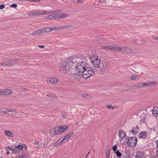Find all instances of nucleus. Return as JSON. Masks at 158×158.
Instances as JSON below:
<instances>
[{
	"mask_svg": "<svg viewBox=\"0 0 158 158\" xmlns=\"http://www.w3.org/2000/svg\"><path fill=\"white\" fill-rule=\"evenodd\" d=\"M17 5L16 4H13L10 5V7H13L14 8H16L17 7Z\"/></svg>",
	"mask_w": 158,
	"mask_h": 158,
	"instance_id": "obj_42",
	"label": "nucleus"
},
{
	"mask_svg": "<svg viewBox=\"0 0 158 158\" xmlns=\"http://www.w3.org/2000/svg\"><path fill=\"white\" fill-rule=\"evenodd\" d=\"M82 74H83V77L87 79L93 76L94 74L93 69L92 68L87 67L85 70L83 71Z\"/></svg>",
	"mask_w": 158,
	"mask_h": 158,
	"instance_id": "obj_1",
	"label": "nucleus"
},
{
	"mask_svg": "<svg viewBox=\"0 0 158 158\" xmlns=\"http://www.w3.org/2000/svg\"><path fill=\"white\" fill-rule=\"evenodd\" d=\"M110 151L109 149H107V148H106V154H110Z\"/></svg>",
	"mask_w": 158,
	"mask_h": 158,
	"instance_id": "obj_43",
	"label": "nucleus"
},
{
	"mask_svg": "<svg viewBox=\"0 0 158 158\" xmlns=\"http://www.w3.org/2000/svg\"><path fill=\"white\" fill-rule=\"evenodd\" d=\"M22 155L24 158H29L30 157L29 152H28L27 153H24L23 154H22Z\"/></svg>",
	"mask_w": 158,
	"mask_h": 158,
	"instance_id": "obj_30",
	"label": "nucleus"
},
{
	"mask_svg": "<svg viewBox=\"0 0 158 158\" xmlns=\"http://www.w3.org/2000/svg\"><path fill=\"white\" fill-rule=\"evenodd\" d=\"M12 111L10 109L9 110H8V109H3V110H0V113L2 114L6 113V114H11L12 113Z\"/></svg>",
	"mask_w": 158,
	"mask_h": 158,
	"instance_id": "obj_15",
	"label": "nucleus"
},
{
	"mask_svg": "<svg viewBox=\"0 0 158 158\" xmlns=\"http://www.w3.org/2000/svg\"><path fill=\"white\" fill-rule=\"evenodd\" d=\"M154 39L157 40H158V37H154Z\"/></svg>",
	"mask_w": 158,
	"mask_h": 158,
	"instance_id": "obj_60",
	"label": "nucleus"
},
{
	"mask_svg": "<svg viewBox=\"0 0 158 158\" xmlns=\"http://www.w3.org/2000/svg\"><path fill=\"white\" fill-rule=\"evenodd\" d=\"M154 128H155V127H152L150 128V130H152L154 129Z\"/></svg>",
	"mask_w": 158,
	"mask_h": 158,
	"instance_id": "obj_61",
	"label": "nucleus"
},
{
	"mask_svg": "<svg viewBox=\"0 0 158 158\" xmlns=\"http://www.w3.org/2000/svg\"><path fill=\"white\" fill-rule=\"evenodd\" d=\"M72 61V57H71L67 59L66 62L67 64H68L69 65H73Z\"/></svg>",
	"mask_w": 158,
	"mask_h": 158,
	"instance_id": "obj_19",
	"label": "nucleus"
},
{
	"mask_svg": "<svg viewBox=\"0 0 158 158\" xmlns=\"http://www.w3.org/2000/svg\"><path fill=\"white\" fill-rule=\"evenodd\" d=\"M47 143H44V144L43 147H44V148H45L47 147Z\"/></svg>",
	"mask_w": 158,
	"mask_h": 158,
	"instance_id": "obj_52",
	"label": "nucleus"
},
{
	"mask_svg": "<svg viewBox=\"0 0 158 158\" xmlns=\"http://www.w3.org/2000/svg\"><path fill=\"white\" fill-rule=\"evenodd\" d=\"M132 128L134 131H135V134H137L138 133L139 128L138 126H136V127H133Z\"/></svg>",
	"mask_w": 158,
	"mask_h": 158,
	"instance_id": "obj_34",
	"label": "nucleus"
},
{
	"mask_svg": "<svg viewBox=\"0 0 158 158\" xmlns=\"http://www.w3.org/2000/svg\"><path fill=\"white\" fill-rule=\"evenodd\" d=\"M122 48V47H119V48ZM120 50H121V52H123L125 53H129V49L128 48H124L123 49H121Z\"/></svg>",
	"mask_w": 158,
	"mask_h": 158,
	"instance_id": "obj_22",
	"label": "nucleus"
},
{
	"mask_svg": "<svg viewBox=\"0 0 158 158\" xmlns=\"http://www.w3.org/2000/svg\"><path fill=\"white\" fill-rule=\"evenodd\" d=\"M73 132L72 133H69L67 135H65L64 136L66 138V139L68 140L70 138L71 136V135L73 134Z\"/></svg>",
	"mask_w": 158,
	"mask_h": 158,
	"instance_id": "obj_33",
	"label": "nucleus"
},
{
	"mask_svg": "<svg viewBox=\"0 0 158 158\" xmlns=\"http://www.w3.org/2000/svg\"><path fill=\"white\" fill-rule=\"evenodd\" d=\"M68 127L69 126H60V131L61 132V133H60V134L63 132L67 131L68 130Z\"/></svg>",
	"mask_w": 158,
	"mask_h": 158,
	"instance_id": "obj_17",
	"label": "nucleus"
},
{
	"mask_svg": "<svg viewBox=\"0 0 158 158\" xmlns=\"http://www.w3.org/2000/svg\"><path fill=\"white\" fill-rule=\"evenodd\" d=\"M82 77H83V74H82V73H76L74 74L73 75L74 78L76 79L78 81L80 80Z\"/></svg>",
	"mask_w": 158,
	"mask_h": 158,
	"instance_id": "obj_13",
	"label": "nucleus"
},
{
	"mask_svg": "<svg viewBox=\"0 0 158 158\" xmlns=\"http://www.w3.org/2000/svg\"><path fill=\"white\" fill-rule=\"evenodd\" d=\"M142 85H143V87L144 86H149V83H148V81L147 82H143Z\"/></svg>",
	"mask_w": 158,
	"mask_h": 158,
	"instance_id": "obj_38",
	"label": "nucleus"
},
{
	"mask_svg": "<svg viewBox=\"0 0 158 158\" xmlns=\"http://www.w3.org/2000/svg\"><path fill=\"white\" fill-rule=\"evenodd\" d=\"M0 92L1 95H4L10 94L12 92L10 89H5L4 90H1Z\"/></svg>",
	"mask_w": 158,
	"mask_h": 158,
	"instance_id": "obj_9",
	"label": "nucleus"
},
{
	"mask_svg": "<svg viewBox=\"0 0 158 158\" xmlns=\"http://www.w3.org/2000/svg\"><path fill=\"white\" fill-rule=\"evenodd\" d=\"M67 64L65 60H62L60 64V70L65 71L67 69Z\"/></svg>",
	"mask_w": 158,
	"mask_h": 158,
	"instance_id": "obj_6",
	"label": "nucleus"
},
{
	"mask_svg": "<svg viewBox=\"0 0 158 158\" xmlns=\"http://www.w3.org/2000/svg\"><path fill=\"white\" fill-rule=\"evenodd\" d=\"M117 146L116 145H115L112 148V149L113 150V151L114 152H115V151L117 150Z\"/></svg>",
	"mask_w": 158,
	"mask_h": 158,
	"instance_id": "obj_39",
	"label": "nucleus"
},
{
	"mask_svg": "<svg viewBox=\"0 0 158 158\" xmlns=\"http://www.w3.org/2000/svg\"><path fill=\"white\" fill-rule=\"evenodd\" d=\"M39 47L40 48H44V45H40L39 46Z\"/></svg>",
	"mask_w": 158,
	"mask_h": 158,
	"instance_id": "obj_56",
	"label": "nucleus"
},
{
	"mask_svg": "<svg viewBox=\"0 0 158 158\" xmlns=\"http://www.w3.org/2000/svg\"><path fill=\"white\" fill-rule=\"evenodd\" d=\"M38 35V32H37V31H34L32 33V35Z\"/></svg>",
	"mask_w": 158,
	"mask_h": 158,
	"instance_id": "obj_45",
	"label": "nucleus"
},
{
	"mask_svg": "<svg viewBox=\"0 0 158 158\" xmlns=\"http://www.w3.org/2000/svg\"><path fill=\"white\" fill-rule=\"evenodd\" d=\"M148 133L145 131H143L139 133L138 135V137L139 138L145 139L148 136Z\"/></svg>",
	"mask_w": 158,
	"mask_h": 158,
	"instance_id": "obj_12",
	"label": "nucleus"
},
{
	"mask_svg": "<svg viewBox=\"0 0 158 158\" xmlns=\"http://www.w3.org/2000/svg\"><path fill=\"white\" fill-rule=\"evenodd\" d=\"M43 29L44 33H48L51 31V30H50V28L49 27H46Z\"/></svg>",
	"mask_w": 158,
	"mask_h": 158,
	"instance_id": "obj_28",
	"label": "nucleus"
},
{
	"mask_svg": "<svg viewBox=\"0 0 158 158\" xmlns=\"http://www.w3.org/2000/svg\"><path fill=\"white\" fill-rule=\"evenodd\" d=\"M88 95L85 94H82V97L85 98H86Z\"/></svg>",
	"mask_w": 158,
	"mask_h": 158,
	"instance_id": "obj_48",
	"label": "nucleus"
},
{
	"mask_svg": "<svg viewBox=\"0 0 158 158\" xmlns=\"http://www.w3.org/2000/svg\"><path fill=\"white\" fill-rule=\"evenodd\" d=\"M71 25H65V26H61V27H60V30L61 29H64V28H68L69 27H71Z\"/></svg>",
	"mask_w": 158,
	"mask_h": 158,
	"instance_id": "obj_35",
	"label": "nucleus"
},
{
	"mask_svg": "<svg viewBox=\"0 0 158 158\" xmlns=\"http://www.w3.org/2000/svg\"><path fill=\"white\" fill-rule=\"evenodd\" d=\"M110 154H106V158H110Z\"/></svg>",
	"mask_w": 158,
	"mask_h": 158,
	"instance_id": "obj_54",
	"label": "nucleus"
},
{
	"mask_svg": "<svg viewBox=\"0 0 158 158\" xmlns=\"http://www.w3.org/2000/svg\"><path fill=\"white\" fill-rule=\"evenodd\" d=\"M50 28V30L51 31H53V27H49Z\"/></svg>",
	"mask_w": 158,
	"mask_h": 158,
	"instance_id": "obj_62",
	"label": "nucleus"
},
{
	"mask_svg": "<svg viewBox=\"0 0 158 158\" xmlns=\"http://www.w3.org/2000/svg\"><path fill=\"white\" fill-rule=\"evenodd\" d=\"M58 79L56 78L52 77L47 79V81L49 83L55 84L57 81Z\"/></svg>",
	"mask_w": 158,
	"mask_h": 158,
	"instance_id": "obj_16",
	"label": "nucleus"
},
{
	"mask_svg": "<svg viewBox=\"0 0 158 158\" xmlns=\"http://www.w3.org/2000/svg\"><path fill=\"white\" fill-rule=\"evenodd\" d=\"M119 135L122 139H123L124 137H127V136H126V133L123 131H119Z\"/></svg>",
	"mask_w": 158,
	"mask_h": 158,
	"instance_id": "obj_18",
	"label": "nucleus"
},
{
	"mask_svg": "<svg viewBox=\"0 0 158 158\" xmlns=\"http://www.w3.org/2000/svg\"><path fill=\"white\" fill-rule=\"evenodd\" d=\"M49 12V11H46L42 10L29 13L28 14V15L30 16H33L38 15L48 14Z\"/></svg>",
	"mask_w": 158,
	"mask_h": 158,
	"instance_id": "obj_5",
	"label": "nucleus"
},
{
	"mask_svg": "<svg viewBox=\"0 0 158 158\" xmlns=\"http://www.w3.org/2000/svg\"><path fill=\"white\" fill-rule=\"evenodd\" d=\"M61 115H63V116L64 117H65L66 115V114H65L63 112L61 113Z\"/></svg>",
	"mask_w": 158,
	"mask_h": 158,
	"instance_id": "obj_49",
	"label": "nucleus"
},
{
	"mask_svg": "<svg viewBox=\"0 0 158 158\" xmlns=\"http://www.w3.org/2000/svg\"><path fill=\"white\" fill-rule=\"evenodd\" d=\"M156 147L158 148V140L156 141Z\"/></svg>",
	"mask_w": 158,
	"mask_h": 158,
	"instance_id": "obj_63",
	"label": "nucleus"
},
{
	"mask_svg": "<svg viewBox=\"0 0 158 158\" xmlns=\"http://www.w3.org/2000/svg\"><path fill=\"white\" fill-rule=\"evenodd\" d=\"M19 60L17 59H10L8 60L9 63H11V64L12 63H14L18 61ZM12 65L13 64H12Z\"/></svg>",
	"mask_w": 158,
	"mask_h": 158,
	"instance_id": "obj_27",
	"label": "nucleus"
},
{
	"mask_svg": "<svg viewBox=\"0 0 158 158\" xmlns=\"http://www.w3.org/2000/svg\"><path fill=\"white\" fill-rule=\"evenodd\" d=\"M25 146V150L26 149V145H25V144H23H23H21V145L19 144L18 145H17L16 146V148L18 150V151L19 150H22L23 148V146Z\"/></svg>",
	"mask_w": 158,
	"mask_h": 158,
	"instance_id": "obj_20",
	"label": "nucleus"
},
{
	"mask_svg": "<svg viewBox=\"0 0 158 158\" xmlns=\"http://www.w3.org/2000/svg\"><path fill=\"white\" fill-rule=\"evenodd\" d=\"M39 142L38 141H37V142H35V145H37L39 144Z\"/></svg>",
	"mask_w": 158,
	"mask_h": 158,
	"instance_id": "obj_59",
	"label": "nucleus"
},
{
	"mask_svg": "<svg viewBox=\"0 0 158 158\" xmlns=\"http://www.w3.org/2000/svg\"><path fill=\"white\" fill-rule=\"evenodd\" d=\"M135 154V158H143L144 156L143 152L141 151H137Z\"/></svg>",
	"mask_w": 158,
	"mask_h": 158,
	"instance_id": "obj_11",
	"label": "nucleus"
},
{
	"mask_svg": "<svg viewBox=\"0 0 158 158\" xmlns=\"http://www.w3.org/2000/svg\"><path fill=\"white\" fill-rule=\"evenodd\" d=\"M102 48L115 51H120L122 49V48H119V47H113L112 46H103Z\"/></svg>",
	"mask_w": 158,
	"mask_h": 158,
	"instance_id": "obj_7",
	"label": "nucleus"
},
{
	"mask_svg": "<svg viewBox=\"0 0 158 158\" xmlns=\"http://www.w3.org/2000/svg\"><path fill=\"white\" fill-rule=\"evenodd\" d=\"M15 158H24L23 157V156L22 155H21L20 156H16Z\"/></svg>",
	"mask_w": 158,
	"mask_h": 158,
	"instance_id": "obj_51",
	"label": "nucleus"
},
{
	"mask_svg": "<svg viewBox=\"0 0 158 158\" xmlns=\"http://www.w3.org/2000/svg\"><path fill=\"white\" fill-rule=\"evenodd\" d=\"M91 61L94 67L99 68L100 60L98 56H92L90 58Z\"/></svg>",
	"mask_w": 158,
	"mask_h": 158,
	"instance_id": "obj_3",
	"label": "nucleus"
},
{
	"mask_svg": "<svg viewBox=\"0 0 158 158\" xmlns=\"http://www.w3.org/2000/svg\"><path fill=\"white\" fill-rule=\"evenodd\" d=\"M59 133V127L57 126L56 127L52 129L50 133L51 134L53 135H57Z\"/></svg>",
	"mask_w": 158,
	"mask_h": 158,
	"instance_id": "obj_10",
	"label": "nucleus"
},
{
	"mask_svg": "<svg viewBox=\"0 0 158 158\" xmlns=\"http://www.w3.org/2000/svg\"><path fill=\"white\" fill-rule=\"evenodd\" d=\"M8 147L10 150H11L12 151L13 150V148L12 147Z\"/></svg>",
	"mask_w": 158,
	"mask_h": 158,
	"instance_id": "obj_57",
	"label": "nucleus"
},
{
	"mask_svg": "<svg viewBox=\"0 0 158 158\" xmlns=\"http://www.w3.org/2000/svg\"><path fill=\"white\" fill-rule=\"evenodd\" d=\"M38 35L41 34L42 33H44L43 29H42L41 30H39L37 31Z\"/></svg>",
	"mask_w": 158,
	"mask_h": 158,
	"instance_id": "obj_37",
	"label": "nucleus"
},
{
	"mask_svg": "<svg viewBox=\"0 0 158 158\" xmlns=\"http://www.w3.org/2000/svg\"><path fill=\"white\" fill-rule=\"evenodd\" d=\"M131 79L133 80H136L137 79H138V77H135V76H132L131 77Z\"/></svg>",
	"mask_w": 158,
	"mask_h": 158,
	"instance_id": "obj_40",
	"label": "nucleus"
},
{
	"mask_svg": "<svg viewBox=\"0 0 158 158\" xmlns=\"http://www.w3.org/2000/svg\"><path fill=\"white\" fill-rule=\"evenodd\" d=\"M106 106L108 108H111V109H114V108H118V107L117 106H112L111 105V104H107L106 105Z\"/></svg>",
	"mask_w": 158,
	"mask_h": 158,
	"instance_id": "obj_26",
	"label": "nucleus"
},
{
	"mask_svg": "<svg viewBox=\"0 0 158 158\" xmlns=\"http://www.w3.org/2000/svg\"><path fill=\"white\" fill-rule=\"evenodd\" d=\"M77 58H73L72 57V64H76V63H77Z\"/></svg>",
	"mask_w": 158,
	"mask_h": 158,
	"instance_id": "obj_36",
	"label": "nucleus"
},
{
	"mask_svg": "<svg viewBox=\"0 0 158 158\" xmlns=\"http://www.w3.org/2000/svg\"><path fill=\"white\" fill-rule=\"evenodd\" d=\"M137 142V138L135 136H134L129 138L127 143L128 146L134 148L136 146Z\"/></svg>",
	"mask_w": 158,
	"mask_h": 158,
	"instance_id": "obj_4",
	"label": "nucleus"
},
{
	"mask_svg": "<svg viewBox=\"0 0 158 158\" xmlns=\"http://www.w3.org/2000/svg\"><path fill=\"white\" fill-rule=\"evenodd\" d=\"M68 16L67 14L65 13H60V19L67 17Z\"/></svg>",
	"mask_w": 158,
	"mask_h": 158,
	"instance_id": "obj_29",
	"label": "nucleus"
},
{
	"mask_svg": "<svg viewBox=\"0 0 158 158\" xmlns=\"http://www.w3.org/2000/svg\"><path fill=\"white\" fill-rule=\"evenodd\" d=\"M1 65L4 66H10L12 65L11 63H8L7 62H4L1 63Z\"/></svg>",
	"mask_w": 158,
	"mask_h": 158,
	"instance_id": "obj_32",
	"label": "nucleus"
},
{
	"mask_svg": "<svg viewBox=\"0 0 158 158\" xmlns=\"http://www.w3.org/2000/svg\"><path fill=\"white\" fill-rule=\"evenodd\" d=\"M74 124L76 125H77L78 124V122L77 121H75L74 122Z\"/></svg>",
	"mask_w": 158,
	"mask_h": 158,
	"instance_id": "obj_58",
	"label": "nucleus"
},
{
	"mask_svg": "<svg viewBox=\"0 0 158 158\" xmlns=\"http://www.w3.org/2000/svg\"><path fill=\"white\" fill-rule=\"evenodd\" d=\"M106 0H99V2L101 3L105 2Z\"/></svg>",
	"mask_w": 158,
	"mask_h": 158,
	"instance_id": "obj_53",
	"label": "nucleus"
},
{
	"mask_svg": "<svg viewBox=\"0 0 158 158\" xmlns=\"http://www.w3.org/2000/svg\"><path fill=\"white\" fill-rule=\"evenodd\" d=\"M143 84L141 83H139L137 84V87H143Z\"/></svg>",
	"mask_w": 158,
	"mask_h": 158,
	"instance_id": "obj_41",
	"label": "nucleus"
},
{
	"mask_svg": "<svg viewBox=\"0 0 158 158\" xmlns=\"http://www.w3.org/2000/svg\"><path fill=\"white\" fill-rule=\"evenodd\" d=\"M61 140L60 141V144L66 143L68 140L64 136V138H61Z\"/></svg>",
	"mask_w": 158,
	"mask_h": 158,
	"instance_id": "obj_25",
	"label": "nucleus"
},
{
	"mask_svg": "<svg viewBox=\"0 0 158 158\" xmlns=\"http://www.w3.org/2000/svg\"><path fill=\"white\" fill-rule=\"evenodd\" d=\"M59 139H58L57 141L54 144V146H56L59 143Z\"/></svg>",
	"mask_w": 158,
	"mask_h": 158,
	"instance_id": "obj_47",
	"label": "nucleus"
},
{
	"mask_svg": "<svg viewBox=\"0 0 158 158\" xmlns=\"http://www.w3.org/2000/svg\"><path fill=\"white\" fill-rule=\"evenodd\" d=\"M150 158H156V157L155 156H152Z\"/></svg>",
	"mask_w": 158,
	"mask_h": 158,
	"instance_id": "obj_64",
	"label": "nucleus"
},
{
	"mask_svg": "<svg viewBox=\"0 0 158 158\" xmlns=\"http://www.w3.org/2000/svg\"><path fill=\"white\" fill-rule=\"evenodd\" d=\"M87 67H89V65L85 63L84 62H78L76 66V68L77 70L79 73H82L83 72V71L85 70Z\"/></svg>",
	"mask_w": 158,
	"mask_h": 158,
	"instance_id": "obj_2",
	"label": "nucleus"
},
{
	"mask_svg": "<svg viewBox=\"0 0 158 158\" xmlns=\"http://www.w3.org/2000/svg\"><path fill=\"white\" fill-rule=\"evenodd\" d=\"M15 148H13V151H14L15 152H18L19 151L16 148V146H15Z\"/></svg>",
	"mask_w": 158,
	"mask_h": 158,
	"instance_id": "obj_44",
	"label": "nucleus"
},
{
	"mask_svg": "<svg viewBox=\"0 0 158 158\" xmlns=\"http://www.w3.org/2000/svg\"><path fill=\"white\" fill-rule=\"evenodd\" d=\"M148 83H149V86L152 87L156 85L157 83L153 81H149Z\"/></svg>",
	"mask_w": 158,
	"mask_h": 158,
	"instance_id": "obj_21",
	"label": "nucleus"
},
{
	"mask_svg": "<svg viewBox=\"0 0 158 158\" xmlns=\"http://www.w3.org/2000/svg\"><path fill=\"white\" fill-rule=\"evenodd\" d=\"M58 29H59L58 28H57L55 27H53V30H58Z\"/></svg>",
	"mask_w": 158,
	"mask_h": 158,
	"instance_id": "obj_55",
	"label": "nucleus"
},
{
	"mask_svg": "<svg viewBox=\"0 0 158 158\" xmlns=\"http://www.w3.org/2000/svg\"><path fill=\"white\" fill-rule=\"evenodd\" d=\"M46 96L49 98H52L53 99H55L56 98V96H54V95L51 94L49 93H48L46 94Z\"/></svg>",
	"mask_w": 158,
	"mask_h": 158,
	"instance_id": "obj_24",
	"label": "nucleus"
},
{
	"mask_svg": "<svg viewBox=\"0 0 158 158\" xmlns=\"http://www.w3.org/2000/svg\"><path fill=\"white\" fill-rule=\"evenodd\" d=\"M59 19V14H54L47 16L45 17L46 19Z\"/></svg>",
	"mask_w": 158,
	"mask_h": 158,
	"instance_id": "obj_8",
	"label": "nucleus"
},
{
	"mask_svg": "<svg viewBox=\"0 0 158 158\" xmlns=\"http://www.w3.org/2000/svg\"><path fill=\"white\" fill-rule=\"evenodd\" d=\"M4 133L5 135L10 137H12L14 136L13 132L10 130H5Z\"/></svg>",
	"mask_w": 158,
	"mask_h": 158,
	"instance_id": "obj_14",
	"label": "nucleus"
},
{
	"mask_svg": "<svg viewBox=\"0 0 158 158\" xmlns=\"http://www.w3.org/2000/svg\"><path fill=\"white\" fill-rule=\"evenodd\" d=\"M115 153L116 154L117 156L119 157H120L122 155L121 153L118 150L116 151Z\"/></svg>",
	"mask_w": 158,
	"mask_h": 158,
	"instance_id": "obj_31",
	"label": "nucleus"
},
{
	"mask_svg": "<svg viewBox=\"0 0 158 158\" xmlns=\"http://www.w3.org/2000/svg\"><path fill=\"white\" fill-rule=\"evenodd\" d=\"M5 5L3 4H1L0 5V9H2L5 7Z\"/></svg>",
	"mask_w": 158,
	"mask_h": 158,
	"instance_id": "obj_46",
	"label": "nucleus"
},
{
	"mask_svg": "<svg viewBox=\"0 0 158 158\" xmlns=\"http://www.w3.org/2000/svg\"><path fill=\"white\" fill-rule=\"evenodd\" d=\"M130 131H131L132 133H133L134 134H135V131H134V130L133 129V128L132 129V130H131Z\"/></svg>",
	"mask_w": 158,
	"mask_h": 158,
	"instance_id": "obj_50",
	"label": "nucleus"
},
{
	"mask_svg": "<svg viewBox=\"0 0 158 158\" xmlns=\"http://www.w3.org/2000/svg\"><path fill=\"white\" fill-rule=\"evenodd\" d=\"M152 111L154 116L158 117V109H152Z\"/></svg>",
	"mask_w": 158,
	"mask_h": 158,
	"instance_id": "obj_23",
	"label": "nucleus"
}]
</instances>
